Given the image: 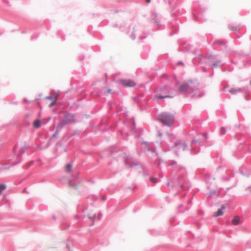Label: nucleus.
<instances>
[{
	"label": "nucleus",
	"mask_w": 251,
	"mask_h": 251,
	"mask_svg": "<svg viewBox=\"0 0 251 251\" xmlns=\"http://www.w3.org/2000/svg\"><path fill=\"white\" fill-rule=\"evenodd\" d=\"M174 88L170 85H164L160 86L158 89L156 91L155 97L159 100H163L166 98H173L175 95Z\"/></svg>",
	"instance_id": "f257e3e1"
},
{
	"label": "nucleus",
	"mask_w": 251,
	"mask_h": 251,
	"mask_svg": "<svg viewBox=\"0 0 251 251\" xmlns=\"http://www.w3.org/2000/svg\"><path fill=\"white\" fill-rule=\"evenodd\" d=\"M180 171H183L184 172H185V168L183 166H179L178 168V171L176 172V185L171 186L172 188L176 186L180 189L184 190L186 188H189L191 186L190 183L185 180L184 174L180 175L178 174V172Z\"/></svg>",
	"instance_id": "f03ea898"
},
{
	"label": "nucleus",
	"mask_w": 251,
	"mask_h": 251,
	"mask_svg": "<svg viewBox=\"0 0 251 251\" xmlns=\"http://www.w3.org/2000/svg\"><path fill=\"white\" fill-rule=\"evenodd\" d=\"M157 120L164 126L171 127L174 124L175 116L173 114L164 112L159 115Z\"/></svg>",
	"instance_id": "7ed1b4c3"
},
{
	"label": "nucleus",
	"mask_w": 251,
	"mask_h": 251,
	"mask_svg": "<svg viewBox=\"0 0 251 251\" xmlns=\"http://www.w3.org/2000/svg\"><path fill=\"white\" fill-rule=\"evenodd\" d=\"M118 84L124 88H133L136 86V82L131 79H121L119 80Z\"/></svg>",
	"instance_id": "20e7f679"
},
{
	"label": "nucleus",
	"mask_w": 251,
	"mask_h": 251,
	"mask_svg": "<svg viewBox=\"0 0 251 251\" xmlns=\"http://www.w3.org/2000/svg\"><path fill=\"white\" fill-rule=\"evenodd\" d=\"M108 151L109 155L112 157L114 159H117L118 158H120L119 156L120 153L117 155V153L121 151L119 147L117 146H110L108 149Z\"/></svg>",
	"instance_id": "39448f33"
},
{
	"label": "nucleus",
	"mask_w": 251,
	"mask_h": 251,
	"mask_svg": "<svg viewBox=\"0 0 251 251\" xmlns=\"http://www.w3.org/2000/svg\"><path fill=\"white\" fill-rule=\"evenodd\" d=\"M190 83V93H194L199 90L200 82L197 79H190L188 81Z\"/></svg>",
	"instance_id": "423d86ee"
},
{
	"label": "nucleus",
	"mask_w": 251,
	"mask_h": 251,
	"mask_svg": "<svg viewBox=\"0 0 251 251\" xmlns=\"http://www.w3.org/2000/svg\"><path fill=\"white\" fill-rule=\"evenodd\" d=\"M18 160L17 161H13L11 163H6L2 164L0 168V170L2 171L8 170L10 169L11 167L14 166L22 161L21 155H18Z\"/></svg>",
	"instance_id": "0eeeda50"
},
{
	"label": "nucleus",
	"mask_w": 251,
	"mask_h": 251,
	"mask_svg": "<svg viewBox=\"0 0 251 251\" xmlns=\"http://www.w3.org/2000/svg\"><path fill=\"white\" fill-rule=\"evenodd\" d=\"M151 14L153 17V18L149 20V21L151 23H153L155 26L158 27H161L162 25L161 21L157 18L158 14L157 12H152Z\"/></svg>",
	"instance_id": "6e6552de"
},
{
	"label": "nucleus",
	"mask_w": 251,
	"mask_h": 251,
	"mask_svg": "<svg viewBox=\"0 0 251 251\" xmlns=\"http://www.w3.org/2000/svg\"><path fill=\"white\" fill-rule=\"evenodd\" d=\"M119 156L123 160L125 164L127 166L129 165V163L126 159L127 160L133 162L132 157L128 155H127L126 153L125 152H120L119 154Z\"/></svg>",
	"instance_id": "1a4fd4ad"
},
{
	"label": "nucleus",
	"mask_w": 251,
	"mask_h": 251,
	"mask_svg": "<svg viewBox=\"0 0 251 251\" xmlns=\"http://www.w3.org/2000/svg\"><path fill=\"white\" fill-rule=\"evenodd\" d=\"M177 147H179L178 149L182 148L183 151H185L187 149V144L185 142H182L180 140H178L175 142L172 148H174Z\"/></svg>",
	"instance_id": "9d476101"
},
{
	"label": "nucleus",
	"mask_w": 251,
	"mask_h": 251,
	"mask_svg": "<svg viewBox=\"0 0 251 251\" xmlns=\"http://www.w3.org/2000/svg\"><path fill=\"white\" fill-rule=\"evenodd\" d=\"M230 93L233 95L236 94L238 92H243L245 95H249V91L246 88H239L237 89L232 88L230 89Z\"/></svg>",
	"instance_id": "9b49d317"
},
{
	"label": "nucleus",
	"mask_w": 251,
	"mask_h": 251,
	"mask_svg": "<svg viewBox=\"0 0 251 251\" xmlns=\"http://www.w3.org/2000/svg\"><path fill=\"white\" fill-rule=\"evenodd\" d=\"M190 86L188 83H183L181 84L178 88V90L181 93L189 92L190 93Z\"/></svg>",
	"instance_id": "f8f14e48"
},
{
	"label": "nucleus",
	"mask_w": 251,
	"mask_h": 251,
	"mask_svg": "<svg viewBox=\"0 0 251 251\" xmlns=\"http://www.w3.org/2000/svg\"><path fill=\"white\" fill-rule=\"evenodd\" d=\"M204 12V10H201L200 12H196L193 11L192 14L194 16V20L196 21H201V18L203 17L202 13Z\"/></svg>",
	"instance_id": "ddd939ff"
},
{
	"label": "nucleus",
	"mask_w": 251,
	"mask_h": 251,
	"mask_svg": "<svg viewBox=\"0 0 251 251\" xmlns=\"http://www.w3.org/2000/svg\"><path fill=\"white\" fill-rule=\"evenodd\" d=\"M62 121L63 122H65V124L66 125L70 123H75V121L74 119H70V118H69V115L67 114L66 111L63 116V119Z\"/></svg>",
	"instance_id": "4468645a"
},
{
	"label": "nucleus",
	"mask_w": 251,
	"mask_h": 251,
	"mask_svg": "<svg viewBox=\"0 0 251 251\" xmlns=\"http://www.w3.org/2000/svg\"><path fill=\"white\" fill-rule=\"evenodd\" d=\"M228 29L232 31L235 34H238L241 28V25H229L228 26Z\"/></svg>",
	"instance_id": "2eb2a0df"
},
{
	"label": "nucleus",
	"mask_w": 251,
	"mask_h": 251,
	"mask_svg": "<svg viewBox=\"0 0 251 251\" xmlns=\"http://www.w3.org/2000/svg\"><path fill=\"white\" fill-rule=\"evenodd\" d=\"M226 208V206L225 205L223 204L222 205L220 208L218 209L217 211H216L215 213H214V216L215 217H218L221 216H222L224 214V210Z\"/></svg>",
	"instance_id": "dca6fc26"
},
{
	"label": "nucleus",
	"mask_w": 251,
	"mask_h": 251,
	"mask_svg": "<svg viewBox=\"0 0 251 251\" xmlns=\"http://www.w3.org/2000/svg\"><path fill=\"white\" fill-rule=\"evenodd\" d=\"M39 118L35 121L33 123V126L35 128L38 129L39 128L42 126V122L40 119V113H39Z\"/></svg>",
	"instance_id": "f3484780"
},
{
	"label": "nucleus",
	"mask_w": 251,
	"mask_h": 251,
	"mask_svg": "<svg viewBox=\"0 0 251 251\" xmlns=\"http://www.w3.org/2000/svg\"><path fill=\"white\" fill-rule=\"evenodd\" d=\"M227 43V41L226 40H217L214 41V44L215 45H217L219 46H223L225 47V49L226 48V44Z\"/></svg>",
	"instance_id": "a211bd4d"
},
{
	"label": "nucleus",
	"mask_w": 251,
	"mask_h": 251,
	"mask_svg": "<svg viewBox=\"0 0 251 251\" xmlns=\"http://www.w3.org/2000/svg\"><path fill=\"white\" fill-rule=\"evenodd\" d=\"M205 95V92L204 90H201L199 92V94H197V93H194L192 95V98H200L202 97Z\"/></svg>",
	"instance_id": "6ab92c4d"
},
{
	"label": "nucleus",
	"mask_w": 251,
	"mask_h": 251,
	"mask_svg": "<svg viewBox=\"0 0 251 251\" xmlns=\"http://www.w3.org/2000/svg\"><path fill=\"white\" fill-rule=\"evenodd\" d=\"M192 48V47L190 44H187L186 45V47L184 49H178V50L179 52H182L183 53L185 52L186 51H191L192 52L191 49Z\"/></svg>",
	"instance_id": "aec40b11"
},
{
	"label": "nucleus",
	"mask_w": 251,
	"mask_h": 251,
	"mask_svg": "<svg viewBox=\"0 0 251 251\" xmlns=\"http://www.w3.org/2000/svg\"><path fill=\"white\" fill-rule=\"evenodd\" d=\"M233 177V176H230L228 174H225L221 176V180L223 181H228L231 178Z\"/></svg>",
	"instance_id": "412c9836"
},
{
	"label": "nucleus",
	"mask_w": 251,
	"mask_h": 251,
	"mask_svg": "<svg viewBox=\"0 0 251 251\" xmlns=\"http://www.w3.org/2000/svg\"><path fill=\"white\" fill-rule=\"evenodd\" d=\"M240 223V219L238 216H235L232 220V224L233 225L237 226L239 225Z\"/></svg>",
	"instance_id": "4be33fe9"
},
{
	"label": "nucleus",
	"mask_w": 251,
	"mask_h": 251,
	"mask_svg": "<svg viewBox=\"0 0 251 251\" xmlns=\"http://www.w3.org/2000/svg\"><path fill=\"white\" fill-rule=\"evenodd\" d=\"M65 126H66L65 124V122L61 121L60 122L57 124L56 129L60 131Z\"/></svg>",
	"instance_id": "5701e85b"
},
{
	"label": "nucleus",
	"mask_w": 251,
	"mask_h": 251,
	"mask_svg": "<svg viewBox=\"0 0 251 251\" xmlns=\"http://www.w3.org/2000/svg\"><path fill=\"white\" fill-rule=\"evenodd\" d=\"M216 60L213 61L211 64L210 65V67L212 69H214L217 68L218 66V64L221 62V60L218 59H216Z\"/></svg>",
	"instance_id": "b1692460"
},
{
	"label": "nucleus",
	"mask_w": 251,
	"mask_h": 251,
	"mask_svg": "<svg viewBox=\"0 0 251 251\" xmlns=\"http://www.w3.org/2000/svg\"><path fill=\"white\" fill-rule=\"evenodd\" d=\"M63 147V144L61 141H58L55 147V150L56 151H58L60 148Z\"/></svg>",
	"instance_id": "393cba45"
},
{
	"label": "nucleus",
	"mask_w": 251,
	"mask_h": 251,
	"mask_svg": "<svg viewBox=\"0 0 251 251\" xmlns=\"http://www.w3.org/2000/svg\"><path fill=\"white\" fill-rule=\"evenodd\" d=\"M57 35L58 38H60L62 41L65 40V36L63 35V33L61 30H58L57 32Z\"/></svg>",
	"instance_id": "a878e982"
},
{
	"label": "nucleus",
	"mask_w": 251,
	"mask_h": 251,
	"mask_svg": "<svg viewBox=\"0 0 251 251\" xmlns=\"http://www.w3.org/2000/svg\"><path fill=\"white\" fill-rule=\"evenodd\" d=\"M60 131H59L57 129H55L54 132L53 133V134L51 135V136L50 137L51 139H53V138H56L57 139L58 138V134Z\"/></svg>",
	"instance_id": "bb28decb"
},
{
	"label": "nucleus",
	"mask_w": 251,
	"mask_h": 251,
	"mask_svg": "<svg viewBox=\"0 0 251 251\" xmlns=\"http://www.w3.org/2000/svg\"><path fill=\"white\" fill-rule=\"evenodd\" d=\"M69 185L71 187H73L75 189L78 188V185L71 179L69 181Z\"/></svg>",
	"instance_id": "cd10ccee"
},
{
	"label": "nucleus",
	"mask_w": 251,
	"mask_h": 251,
	"mask_svg": "<svg viewBox=\"0 0 251 251\" xmlns=\"http://www.w3.org/2000/svg\"><path fill=\"white\" fill-rule=\"evenodd\" d=\"M73 163L70 162L68 163L66 166V168L68 172H71L72 170Z\"/></svg>",
	"instance_id": "c85d7f7f"
},
{
	"label": "nucleus",
	"mask_w": 251,
	"mask_h": 251,
	"mask_svg": "<svg viewBox=\"0 0 251 251\" xmlns=\"http://www.w3.org/2000/svg\"><path fill=\"white\" fill-rule=\"evenodd\" d=\"M66 112L69 115V118H70V119H74L75 121V123L79 122V121H77L75 119V115L74 114L71 113L69 111H66Z\"/></svg>",
	"instance_id": "c756f323"
},
{
	"label": "nucleus",
	"mask_w": 251,
	"mask_h": 251,
	"mask_svg": "<svg viewBox=\"0 0 251 251\" xmlns=\"http://www.w3.org/2000/svg\"><path fill=\"white\" fill-rule=\"evenodd\" d=\"M80 133H81V131L79 130H78L77 129H74L73 130V132L72 133L71 136L73 137V136H75L76 135H78L80 134Z\"/></svg>",
	"instance_id": "7c9ffc66"
},
{
	"label": "nucleus",
	"mask_w": 251,
	"mask_h": 251,
	"mask_svg": "<svg viewBox=\"0 0 251 251\" xmlns=\"http://www.w3.org/2000/svg\"><path fill=\"white\" fill-rule=\"evenodd\" d=\"M28 146L26 145L24 146L20 149V151L22 154L24 153L25 152V151L28 150Z\"/></svg>",
	"instance_id": "2f4dec72"
},
{
	"label": "nucleus",
	"mask_w": 251,
	"mask_h": 251,
	"mask_svg": "<svg viewBox=\"0 0 251 251\" xmlns=\"http://www.w3.org/2000/svg\"><path fill=\"white\" fill-rule=\"evenodd\" d=\"M57 98H54V99L52 101H51V102L50 103L49 107H52L54 105H55L57 103Z\"/></svg>",
	"instance_id": "473e14b6"
},
{
	"label": "nucleus",
	"mask_w": 251,
	"mask_h": 251,
	"mask_svg": "<svg viewBox=\"0 0 251 251\" xmlns=\"http://www.w3.org/2000/svg\"><path fill=\"white\" fill-rule=\"evenodd\" d=\"M178 30H179V28L178 27H176L175 28V29H174V30L169 33V36H172L174 34L177 33L178 31Z\"/></svg>",
	"instance_id": "72a5a7b5"
},
{
	"label": "nucleus",
	"mask_w": 251,
	"mask_h": 251,
	"mask_svg": "<svg viewBox=\"0 0 251 251\" xmlns=\"http://www.w3.org/2000/svg\"><path fill=\"white\" fill-rule=\"evenodd\" d=\"M7 188L6 184L4 183H0V192L2 193V191L5 190Z\"/></svg>",
	"instance_id": "f704fd0d"
},
{
	"label": "nucleus",
	"mask_w": 251,
	"mask_h": 251,
	"mask_svg": "<svg viewBox=\"0 0 251 251\" xmlns=\"http://www.w3.org/2000/svg\"><path fill=\"white\" fill-rule=\"evenodd\" d=\"M40 34L39 33H34L32 34L31 38V40H35L39 36Z\"/></svg>",
	"instance_id": "c9c22d12"
},
{
	"label": "nucleus",
	"mask_w": 251,
	"mask_h": 251,
	"mask_svg": "<svg viewBox=\"0 0 251 251\" xmlns=\"http://www.w3.org/2000/svg\"><path fill=\"white\" fill-rule=\"evenodd\" d=\"M239 172L240 173L244 176H246L247 177L249 176V175L246 174L244 172V168L243 166H241L239 168Z\"/></svg>",
	"instance_id": "e433bc0d"
},
{
	"label": "nucleus",
	"mask_w": 251,
	"mask_h": 251,
	"mask_svg": "<svg viewBox=\"0 0 251 251\" xmlns=\"http://www.w3.org/2000/svg\"><path fill=\"white\" fill-rule=\"evenodd\" d=\"M211 57H213L214 59H217L216 56H215L211 53H208L206 56L204 57V59H209Z\"/></svg>",
	"instance_id": "4c0bfd02"
},
{
	"label": "nucleus",
	"mask_w": 251,
	"mask_h": 251,
	"mask_svg": "<svg viewBox=\"0 0 251 251\" xmlns=\"http://www.w3.org/2000/svg\"><path fill=\"white\" fill-rule=\"evenodd\" d=\"M50 94L53 95L55 97V98H58L59 95L56 92L55 90L54 89H52L50 90Z\"/></svg>",
	"instance_id": "58836bf2"
},
{
	"label": "nucleus",
	"mask_w": 251,
	"mask_h": 251,
	"mask_svg": "<svg viewBox=\"0 0 251 251\" xmlns=\"http://www.w3.org/2000/svg\"><path fill=\"white\" fill-rule=\"evenodd\" d=\"M187 42L183 39H179L178 40V44L179 45L184 46L186 45Z\"/></svg>",
	"instance_id": "ea45409f"
},
{
	"label": "nucleus",
	"mask_w": 251,
	"mask_h": 251,
	"mask_svg": "<svg viewBox=\"0 0 251 251\" xmlns=\"http://www.w3.org/2000/svg\"><path fill=\"white\" fill-rule=\"evenodd\" d=\"M226 133V128L224 127H222L220 128V134L221 135H224Z\"/></svg>",
	"instance_id": "a19ab883"
},
{
	"label": "nucleus",
	"mask_w": 251,
	"mask_h": 251,
	"mask_svg": "<svg viewBox=\"0 0 251 251\" xmlns=\"http://www.w3.org/2000/svg\"><path fill=\"white\" fill-rule=\"evenodd\" d=\"M250 54L249 53H247L243 51H239V55L242 57L247 56L250 55Z\"/></svg>",
	"instance_id": "79ce46f5"
},
{
	"label": "nucleus",
	"mask_w": 251,
	"mask_h": 251,
	"mask_svg": "<svg viewBox=\"0 0 251 251\" xmlns=\"http://www.w3.org/2000/svg\"><path fill=\"white\" fill-rule=\"evenodd\" d=\"M149 180L151 182H152L153 184H156L157 183V180L156 178L151 176L149 177Z\"/></svg>",
	"instance_id": "37998d69"
},
{
	"label": "nucleus",
	"mask_w": 251,
	"mask_h": 251,
	"mask_svg": "<svg viewBox=\"0 0 251 251\" xmlns=\"http://www.w3.org/2000/svg\"><path fill=\"white\" fill-rule=\"evenodd\" d=\"M143 144H145V146H146V149L148 151H151V147L149 146V143L147 141H145V142H143Z\"/></svg>",
	"instance_id": "c03bdc74"
},
{
	"label": "nucleus",
	"mask_w": 251,
	"mask_h": 251,
	"mask_svg": "<svg viewBox=\"0 0 251 251\" xmlns=\"http://www.w3.org/2000/svg\"><path fill=\"white\" fill-rule=\"evenodd\" d=\"M216 190H210L208 193H207V195L208 197H210L212 194H214L216 193Z\"/></svg>",
	"instance_id": "a18cd8bd"
},
{
	"label": "nucleus",
	"mask_w": 251,
	"mask_h": 251,
	"mask_svg": "<svg viewBox=\"0 0 251 251\" xmlns=\"http://www.w3.org/2000/svg\"><path fill=\"white\" fill-rule=\"evenodd\" d=\"M197 57L200 58L201 60L204 59V57L202 55V54H199L197 56H196L193 58V61H194L197 58Z\"/></svg>",
	"instance_id": "49530a36"
},
{
	"label": "nucleus",
	"mask_w": 251,
	"mask_h": 251,
	"mask_svg": "<svg viewBox=\"0 0 251 251\" xmlns=\"http://www.w3.org/2000/svg\"><path fill=\"white\" fill-rule=\"evenodd\" d=\"M191 153L192 155H196L198 153L199 151H195V150L193 148L191 149L190 150Z\"/></svg>",
	"instance_id": "de8ad7c7"
},
{
	"label": "nucleus",
	"mask_w": 251,
	"mask_h": 251,
	"mask_svg": "<svg viewBox=\"0 0 251 251\" xmlns=\"http://www.w3.org/2000/svg\"><path fill=\"white\" fill-rule=\"evenodd\" d=\"M183 204H180L178 206V210L179 211V212H181V213H183L184 211H185V210H181L180 209V208H181L182 207H183Z\"/></svg>",
	"instance_id": "09e8293b"
},
{
	"label": "nucleus",
	"mask_w": 251,
	"mask_h": 251,
	"mask_svg": "<svg viewBox=\"0 0 251 251\" xmlns=\"http://www.w3.org/2000/svg\"><path fill=\"white\" fill-rule=\"evenodd\" d=\"M89 219H91L92 222H93V223H95L96 218V214H94L93 216H89L88 217Z\"/></svg>",
	"instance_id": "8fccbe9b"
},
{
	"label": "nucleus",
	"mask_w": 251,
	"mask_h": 251,
	"mask_svg": "<svg viewBox=\"0 0 251 251\" xmlns=\"http://www.w3.org/2000/svg\"><path fill=\"white\" fill-rule=\"evenodd\" d=\"M51 141H52V139H51L50 138V139H49V140L48 141V142L47 143L46 149L48 148L50 146Z\"/></svg>",
	"instance_id": "3c124183"
},
{
	"label": "nucleus",
	"mask_w": 251,
	"mask_h": 251,
	"mask_svg": "<svg viewBox=\"0 0 251 251\" xmlns=\"http://www.w3.org/2000/svg\"><path fill=\"white\" fill-rule=\"evenodd\" d=\"M139 165V163L138 162H134L132 165H131V166L129 165L128 167H129V168H131L133 166H138Z\"/></svg>",
	"instance_id": "603ef678"
},
{
	"label": "nucleus",
	"mask_w": 251,
	"mask_h": 251,
	"mask_svg": "<svg viewBox=\"0 0 251 251\" xmlns=\"http://www.w3.org/2000/svg\"><path fill=\"white\" fill-rule=\"evenodd\" d=\"M130 37L132 40H135L136 38V34L135 33V32H132V33L130 35Z\"/></svg>",
	"instance_id": "864d4df0"
},
{
	"label": "nucleus",
	"mask_w": 251,
	"mask_h": 251,
	"mask_svg": "<svg viewBox=\"0 0 251 251\" xmlns=\"http://www.w3.org/2000/svg\"><path fill=\"white\" fill-rule=\"evenodd\" d=\"M201 141V139H194L192 140V143H199Z\"/></svg>",
	"instance_id": "5fc2aeb1"
},
{
	"label": "nucleus",
	"mask_w": 251,
	"mask_h": 251,
	"mask_svg": "<svg viewBox=\"0 0 251 251\" xmlns=\"http://www.w3.org/2000/svg\"><path fill=\"white\" fill-rule=\"evenodd\" d=\"M51 118V117L50 116L48 117L47 118L46 121L43 123V125H45L47 124L50 122V120Z\"/></svg>",
	"instance_id": "6e6d98bb"
},
{
	"label": "nucleus",
	"mask_w": 251,
	"mask_h": 251,
	"mask_svg": "<svg viewBox=\"0 0 251 251\" xmlns=\"http://www.w3.org/2000/svg\"><path fill=\"white\" fill-rule=\"evenodd\" d=\"M84 57H85V56L84 54H81L78 56V59L79 61H82L84 59Z\"/></svg>",
	"instance_id": "4d7b16f0"
},
{
	"label": "nucleus",
	"mask_w": 251,
	"mask_h": 251,
	"mask_svg": "<svg viewBox=\"0 0 251 251\" xmlns=\"http://www.w3.org/2000/svg\"><path fill=\"white\" fill-rule=\"evenodd\" d=\"M102 216V213L101 212H99V213H98V214L97 215V219L98 220H100L101 219Z\"/></svg>",
	"instance_id": "13d9d810"
},
{
	"label": "nucleus",
	"mask_w": 251,
	"mask_h": 251,
	"mask_svg": "<svg viewBox=\"0 0 251 251\" xmlns=\"http://www.w3.org/2000/svg\"><path fill=\"white\" fill-rule=\"evenodd\" d=\"M46 99L52 101L54 98L51 96H48L46 97Z\"/></svg>",
	"instance_id": "bf43d9fd"
},
{
	"label": "nucleus",
	"mask_w": 251,
	"mask_h": 251,
	"mask_svg": "<svg viewBox=\"0 0 251 251\" xmlns=\"http://www.w3.org/2000/svg\"><path fill=\"white\" fill-rule=\"evenodd\" d=\"M144 33V36H140V37H139V39H140V40H143V39H146V38L147 37V36H148V35H147V34H146L144 32V33Z\"/></svg>",
	"instance_id": "052dcab7"
},
{
	"label": "nucleus",
	"mask_w": 251,
	"mask_h": 251,
	"mask_svg": "<svg viewBox=\"0 0 251 251\" xmlns=\"http://www.w3.org/2000/svg\"><path fill=\"white\" fill-rule=\"evenodd\" d=\"M202 135L204 138V139L205 141H207V139H208V135H207V132H204L203 133H202Z\"/></svg>",
	"instance_id": "680f3d73"
},
{
	"label": "nucleus",
	"mask_w": 251,
	"mask_h": 251,
	"mask_svg": "<svg viewBox=\"0 0 251 251\" xmlns=\"http://www.w3.org/2000/svg\"><path fill=\"white\" fill-rule=\"evenodd\" d=\"M133 121L132 122V125L133 126V128L136 130V126H135V122L134 120V117L132 118Z\"/></svg>",
	"instance_id": "e2e57ef3"
},
{
	"label": "nucleus",
	"mask_w": 251,
	"mask_h": 251,
	"mask_svg": "<svg viewBox=\"0 0 251 251\" xmlns=\"http://www.w3.org/2000/svg\"><path fill=\"white\" fill-rule=\"evenodd\" d=\"M93 198V200L94 201H96L97 200H98V197L96 195H93L91 196Z\"/></svg>",
	"instance_id": "0e129e2a"
},
{
	"label": "nucleus",
	"mask_w": 251,
	"mask_h": 251,
	"mask_svg": "<svg viewBox=\"0 0 251 251\" xmlns=\"http://www.w3.org/2000/svg\"><path fill=\"white\" fill-rule=\"evenodd\" d=\"M176 163V161L174 160H171V163L170 164V165H169V166H173V165H174Z\"/></svg>",
	"instance_id": "69168bd1"
},
{
	"label": "nucleus",
	"mask_w": 251,
	"mask_h": 251,
	"mask_svg": "<svg viewBox=\"0 0 251 251\" xmlns=\"http://www.w3.org/2000/svg\"><path fill=\"white\" fill-rule=\"evenodd\" d=\"M162 135H163V134H162V133L161 132V131H160V130H158V131H157V136H158V137H161L162 136Z\"/></svg>",
	"instance_id": "338daca9"
},
{
	"label": "nucleus",
	"mask_w": 251,
	"mask_h": 251,
	"mask_svg": "<svg viewBox=\"0 0 251 251\" xmlns=\"http://www.w3.org/2000/svg\"><path fill=\"white\" fill-rule=\"evenodd\" d=\"M30 125V123L29 122H25L24 123V126H29Z\"/></svg>",
	"instance_id": "774afa93"
}]
</instances>
